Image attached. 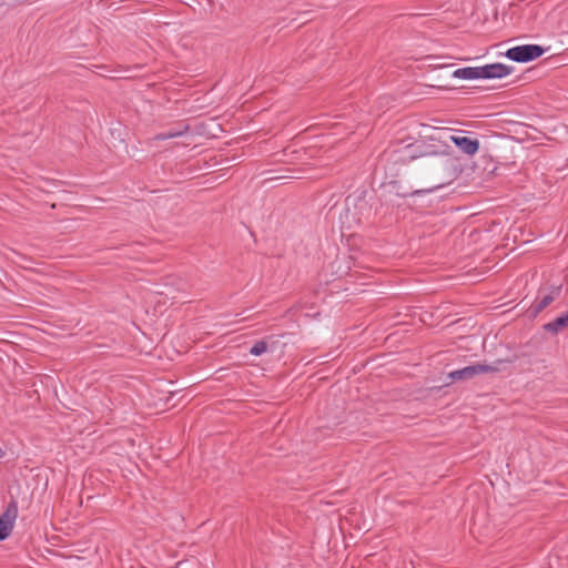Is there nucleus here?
<instances>
[{
	"label": "nucleus",
	"mask_w": 568,
	"mask_h": 568,
	"mask_svg": "<svg viewBox=\"0 0 568 568\" xmlns=\"http://www.w3.org/2000/svg\"><path fill=\"white\" fill-rule=\"evenodd\" d=\"M506 361L498 359L494 364H475L470 366H466L462 369L453 371L448 374V376L453 381H466L471 379L477 375L480 374H491L500 371V365L504 364Z\"/></svg>",
	"instance_id": "obj_1"
},
{
	"label": "nucleus",
	"mask_w": 568,
	"mask_h": 568,
	"mask_svg": "<svg viewBox=\"0 0 568 568\" xmlns=\"http://www.w3.org/2000/svg\"><path fill=\"white\" fill-rule=\"evenodd\" d=\"M545 52L544 48L537 44H525L510 48L506 57L516 62H529L539 58Z\"/></svg>",
	"instance_id": "obj_2"
},
{
	"label": "nucleus",
	"mask_w": 568,
	"mask_h": 568,
	"mask_svg": "<svg viewBox=\"0 0 568 568\" xmlns=\"http://www.w3.org/2000/svg\"><path fill=\"white\" fill-rule=\"evenodd\" d=\"M282 337L270 336L262 341L256 342L250 349L251 355H262L263 353H278L284 354L290 352L286 349L287 344L282 342Z\"/></svg>",
	"instance_id": "obj_3"
},
{
	"label": "nucleus",
	"mask_w": 568,
	"mask_h": 568,
	"mask_svg": "<svg viewBox=\"0 0 568 568\" xmlns=\"http://www.w3.org/2000/svg\"><path fill=\"white\" fill-rule=\"evenodd\" d=\"M18 517V506L11 501L4 513L0 516V540L8 538L14 527Z\"/></svg>",
	"instance_id": "obj_4"
},
{
	"label": "nucleus",
	"mask_w": 568,
	"mask_h": 568,
	"mask_svg": "<svg viewBox=\"0 0 568 568\" xmlns=\"http://www.w3.org/2000/svg\"><path fill=\"white\" fill-rule=\"evenodd\" d=\"M437 133L439 139L448 138L467 155H474L478 151L479 143L477 140L467 136L452 135L447 130H439Z\"/></svg>",
	"instance_id": "obj_5"
},
{
	"label": "nucleus",
	"mask_w": 568,
	"mask_h": 568,
	"mask_svg": "<svg viewBox=\"0 0 568 568\" xmlns=\"http://www.w3.org/2000/svg\"><path fill=\"white\" fill-rule=\"evenodd\" d=\"M513 68L503 63H493L481 67V79H501L509 75Z\"/></svg>",
	"instance_id": "obj_6"
},
{
	"label": "nucleus",
	"mask_w": 568,
	"mask_h": 568,
	"mask_svg": "<svg viewBox=\"0 0 568 568\" xmlns=\"http://www.w3.org/2000/svg\"><path fill=\"white\" fill-rule=\"evenodd\" d=\"M561 293V285H552L536 301L532 306V313L537 314L550 305Z\"/></svg>",
	"instance_id": "obj_7"
},
{
	"label": "nucleus",
	"mask_w": 568,
	"mask_h": 568,
	"mask_svg": "<svg viewBox=\"0 0 568 568\" xmlns=\"http://www.w3.org/2000/svg\"><path fill=\"white\" fill-rule=\"evenodd\" d=\"M453 77L463 80L481 79V67H467L457 69L454 71Z\"/></svg>",
	"instance_id": "obj_8"
},
{
	"label": "nucleus",
	"mask_w": 568,
	"mask_h": 568,
	"mask_svg": "<svg viewBox=\"0 0 568 568\" xmlns=\"http://www.w3.org/2000/svg\"><path fill=\"white\" fill-rule=\"evenodd\" d=\"M567 327H568V312L545 325V328L552 333L561 332L562 329H565Z\"/></svg>",
	"instance_id": "obj_9"
},
{
	"label": "nucleus",
	"mask_w": 568,
	"mask_h": 568,
	"mask_svg": "<svg viewBox=\"0 0 568 568\" xmlns=\"http://www.w3.org/2000/svg\"><path fill=\"white\" fill-rule=\"evenodd\" d=\"M180 135V132L178 131H170L168 133H161L156 136V139H160V140H166V139H172V138H175V136H179Z\"/></svg>",
	"instance_id": "obj_10"
},
{
	"label": "nucleus",
	"mask_w": 568,
	"mask_h": 568,
	"mask_svg": "<svg viewBox=\"0 0 568 568\" xmlns=\"http://www.w3.org/2000/svg\"><path fill=\"white\" fill-rule=\"evenodd\" d=\"M6 455L4 450L0 448V458H2Z\"/></svg>",
	"instance_id": "obj_11"
}]
</instances>
